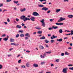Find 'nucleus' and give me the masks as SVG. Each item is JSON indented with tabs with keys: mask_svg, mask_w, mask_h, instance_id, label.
I'll list each match as a JSON object with an SVG mask.
<instances>
[{
	"mask_svg": "<svg viewBox=\"0 0 73 73\" xmlns=\"http://www.w3.org/2000/svg\"><path fill=\"white\" fill-rule=\"evenodd\" d=\"M20 36L21 37H24V35L23 34H21L20 35Z\"/></svg>",
	"mask_w": 73,
	"mask_h": 73,
	"instance_id": "b1692460",
	"label": "nucleus"
},
{
	"mask_svg": "<svg viewBox=\"0 0 73 73\" xmlns=\"http://www.w3.org/2000/svg\"><path fill=\"white\" fill-rule=\"evenodd\" d=\"M64 2H66V1H67V2H68L69 1L68 0H64Z\"/></svg>",
	"mask_w": 73,
	"mask_h": 73,
	"instance_id": "8fccbe9b",
	"label": "nucleus"
},
{
	"mask_svg": "<svg viewBox=\"0 0 73 73\" xmlns=\"http://www.w3.org/2000/svg\"><path fill=\"white\" fill-rule=\"evenodd\" d=\"M21 60L20 59L18 61V63H21Z\"/></svg>",
	"mask_w": 73,
	"mask_h": 73,
	"instance_id": "c03bdc74",
	"label": "nucleus"
},
{
	"mask_svg": "<svg viewBox=\"0 0 73 73\" xmlns=\"http://www.w3.org/2000/svg\"><path fill=\"white\" fill-rule=\"evenodd\" d=\"M33 15L35 16H37L39 15V14H38V13H37V12H35L33 13Z\"/></svg>",
	"mask_w": 73,
	"mask_h": 73,
	"instance_id": "f03ea898",
	"label": "nucleus"
},
{
	"mask_svg": "<svg viewBox=\"0 0 73 73\" xmlns=\"http://www.w3.org/2000/svg\"><path fill=\"white\" fill-rule=\"evenodd\" d=\"M57 36H55L54 35H53L52 37V36L51 37V39H52L53 40V38H57Z\"/></svg>",
	"mask_w": 73,
	"mask_h": 73,
	"instance_id": "f8f14e48",
	"label": "nucleus"
},
{
	"mask_svg": "<svg viewBox=\"0 0 73 73\" xmlns=\"http://www.w3.org/2000/svg\"><path fill=\"white\" fill-rule=\"evenodd\" d=\"M65 18L60 17V19L58 20V22H61V21H63V20H65Z\"/></svg>",
	"mask_w": 73,
	"mask_h": 73,
	"instance_id": "7ed1b4c3",
	"label": "nucleus"
},
{
	"mask_svg": "<svg viewBox=\"0 0 73 73\" xmlns=\"http://www.w3.org/2000/svg\"><path fill=\"white\" fill-rule=\"evenodd\" d=\"M68 66H72L73 65L72 64H69Z\"/></svg>",
	"mask_w": 73,
	"mask_h": 73,
	"instance_id": "3c124183",
	"label": "nucleus"
},
{
	"mask_svg": "<svg viewBox=\"0 0 73 73\" xmlns=\"http://www.w3.org/2000/svg\"><path fill=\"white\" fill-rule=\"evenodd\" d=\"M65 55H69V54H70V53H68V52H66L65 53Z\"/></svg>",
	"mask_w": 73,
	"mask_h": 73,
	"instance_id": "412c9836",
	"label": "nucleus"
},
{
	"mask_svg": "<svg viewBox=\"0 0 73 73\" xmlns=\"http://www.w3.org/2000/svg\"><path fill=\"white\" fill-rule=\"evenodd\" d=\"M57 41H59V42H61L62 41V38H60V39H57L56 40Z\"/></svg>",
	"mask_w": 73,
	"mask_h": 73,
	"instance_id": "dca6fc26",
	"label": "nucleus"
},
{
	"mask_svg": "<svg viewBox=\"0 0 73 73\" xmlns=\"http://www.w3.org/2000/svg\"><path fill=\"white\" fill-rule=\"evenodd\" d=\"M22 26H24L25 25V24L23 23L22 24Z\"/></svg>",
	"mask_w": 73,
	"mask_h": 73,
	"instance_id": "0e129e2a",
	"label": "nucleus"
},
{
	"mask_svg": "<svg viewBox=\"0 0 73 73\" xmlns=\"http://www.w3.org/2000/svg\"><path fill=\"white\" fill-rule=\"evenodd\" d=\"M26 65L27 68H29L30 67V63L29 62H27L26 63Z\"/></svg>",
	"mask_w": 73,
	"mask_h": 73,
	"instance_id": "6e6552de",
	"label": "nucleus"
},
{
	"mask_svg": "<svg viewBox=\"0 0 73 73\" xmlns=\"http://www.w3.org/2000/svg\"><path fill=\"white\" fill-rule=\"evenodd\" d=\"M44 19H42V21H40L41 23H42V26H43V27H45V23H44Z\"/></svg>",
	"mask_w": 73,
	"mask_h": 73,
	"instance_id": "20e7f679",
	"label": "nucleus"
},
{
	"mask_svg": "<svg viewBox=\"0 0 73 73\" xmlns=\"http://www.w3.org/2000/svg\"><path fill=\"white\" fill-rule=\"evenodd\" d=\"M67 38H68V37H67L64 38V40H65L66 39H67Z\"/></svg>",
	"mask_w": 73,
	"mask_h": 73,
	"instance_id": "774afa93",
	"label": "nucleus"
},
{
	"mask_svg": "<svg viewBox=\"0 0 73 73\" xmlns=\"http://www.w3.org/2000/svg\"><path fill=\"white\" fill-rule=\"evenodd\" d=\"M21 19V20H25V19L26 18V17L25 16V15H23L22 16H21L20 17Z\"/></svg>",
	"mask_w": 73,
	"mask_h": 73,
	"instance_id": "39448f33",
	"label": "nucleus"
},
{
	"mask_svg": "<svg viewBox=\"0 0 73 73\" xmlns=\"http://www.w3.org/2000/svg\"><path fill=\"white\" fill-rule=\"evenodd\" d=\"M45 42L47 44L49 42V41L47 40H44Z\"/></svg>",
	"mask_w": 73,
	"mask_h": 73,
	"instance_id": "bb28decb",
	"label": "nucleus"
},
{
	"mask_svg": "<svg viewBox=\"0 0 73 73\" xmlns=\"http://www.w3.org/2000/svg\"><path fill=\"white\" fill-rule=\"evenodd\" d=\"M54 40H51V42L52 43H53V42H54Z\"/></svg>",
	"mask_w": 73,
	"mask_h": 73,
	"instance_id": "f704fd0d",
	"label": "nucleus"
},
{
	"mask_svg": "<svg viewBox=\"0 0 73 73\" xmlns=\"http://www.w3.org/2000/svg\"><path fill=\"white\" fill-rule=\"evenodd\" d=\"M10 42H14L15 41V40H14V39L12 38H11L10 40Z\"/></svg>",
	"mask_w": 73,
	"mask_h": 73,
	"instance_id": "f3484780",
	"label": "nucleus"
},
{
	"mask_svg": "<svg viewBox=\"0 0 73 73\" xmlns=\"http://www.w3.org/2000/svg\"><path fill=\"white\" fill-rule=\"evenodd\" d=\"M56 62H59V59H56Z\"/></svg>",
	"mask_w": 73,
	"mask_h": 73,
	"instance_id": "c9c22d12",
	"label": "nucleus"
},
{
	"mask_svg": "<svg viewBox=\"0 0 73 73\" xmlns=\"http://www.w3.org/2000/svg\"><path fill=\"white\" fill-rule=\"evenodd\" d=\"M45 45L46 46V48H49V46H48V45H47L46 44H45Z\"/></svg>",
	"mask_w": 73,
	"mask_h": 73,
	"instance_id": "680f3d73",
	"label": "nucleus"
},
{
	"mask_svg": "<svg viewBox=\"0 0 73 73\" xmlns=\"http://www.w3.org/2000/svg\"><path fill=\"white\" fill-rule=\"evenodd\" d=\"M53 19H50V21H51V22H52V21H53Z\"/></svg>",
	"mask_w": 73,
	"mask_h": 73,
	"instance_id": "338daca9",
	"label": "nucleus"
},
{
	"mask_svg": "<svg viewBox=\"0 0 73 73\" xmlns=\"http://www.w3.org/2000/svg\"><path fill=\"white\" fill-rule=\"evenodd\" d=\"M7 56H8V57H11V56H12V55L10 54L7 55Z\"/></svg>",
	"mask_w": 73,
	"mask_h": 73,
	"instance_id": "5fc2aeb1",
	"label": "nucleus"
},
{
	"mask_svg": "<svg viewBox=\"0 0 73 73\" xmlns=\"http://www.w3.org/2000/svg\"><path fill=\"white\" fill-rule=\"evenodd\" d=\"M26 52H27V53H30V51L27 50V51H26Z\"/></svg>",
	"mask_w": 73,
	"mask_h": 73,
	"instance_id": "052dcab7",
	"label": "nucleus"
},
{
	"mask_svg": "<svg viewBox=\"0 0 73 73\" xmlns=\"http://www.w3.org/2000/svg\"><path fill=\"white\" fill-rule=\"evenodd\" d=\"M38 7H44V5H38Z\"/></svg>",
	"mask_w": 73,
	"mask_h": 73,
	"instance_id": "4be33fe9",
	"label": "nucleus"
},
{
	"mask_svg": "<svg viewBox=\"0 0 73 73\" xmlns=\"http://www.w3.org/2000/svg\"><path fill=\"white\" fill-rule=\"evenodd\" d=\"M46 53H47V54H50V53H52V52L51 51L50 52H46Z\"/></svg>",
	"mask_w": 73,
	"mask_h": 73,
	"instance_id": "393cba45",
	"label": "nucleus"
},
{
	"mask_svg": "<svg viewBox=\"0 0 73 73\" xmlns=\"http://www.w3.org/2000/svg\"><path fill=\"white\" fill-rule=\"evenodd\" d=\"M50 12V11L49 10L47 11V13H49Z\"/></svg>",
	"mask_w": 73,
	"mask_h": 73,
	"instance_id": "13d9d810",
	"label": "nucleus"
},
{
	"mask_svg": "<svg viewBox=\"0 0 73 73\" xmlns=\"http://www.w3.org/2000/svg\"><path fill=\"white\" fill-rule=\"evenodd\" d=\"M5 36H6V35L5 34L3 35L2 36V37H5Z\"/></svg>",
	"mask_w": 73,
	"mask_h": 73,
	"instance_id": "603ef678",
	"label": "nucleus"
},
{
	"mask_svg": "<svg viewBox=\"0 0 73 73\" xmlns=\"http://www.w3.org/2000/svg\"><path fill=\"white\" fill-rule=\"evenodd\" d=\"M18 1H14V3H15V4H17V3H18Z\"/></svg>",
	"mask_w": 73,
	"mask_h": 73,
	"instance_id": "58836bf2",
	"label": "nucleus"
},
{
	"mask_svg": "<svg viewBox=\"0 0 73 73\" xmlns=\"http://www.w3.org/2000/svg\"><path fill=\"white\" fill-rule=\"evenodd\" d=\"M8 40V38H3V40H4V41H7Z\"/></svg>",
	"mask_w": 73,
	"mask_h": 73,
	"instance_id": "a878e982",
	"label": "nucleus"
},
{
	"mask_svg": "<svg viewBox=\"0 0 73 73\" xmlns=\"http://www.w3.org/2000/svg\"><path fill=\"white\" fill-rule=\"evenodd\" d=\"M11 45H14L15 46V45H16V44H15V43H11Z\"/></svg>",
	"mask_w": 73,
	"mask_h": 73,
	"instance_id": "864d4df0",
	"label": "nucleus"
},
{
	"mask_svg": "<svg viewBox=\"0 0 73 73\" xmlns=\"http://www.w3.org/2000/svg\"><path fill=\"white\" fill-rule=\"evenodd\" d=\"M19 33H23V31H19Z\"/></svg>",
	"mask_w": 73,
	"mask_h": 73,
	"instance_id": "6e6d98bb",
	"label": "nucleus"
},
{
	"mask_svg": "<svg viewBox=\"0 0 73 73\" xmlns=\"http://www.w3.org/2000/svg\"><path fill=\"white\" fill-rule=\"evenodd\" d=\"M28 38H28V37H25V40H28Z\"/></svg>",
	"mask_w": 73,
	"mask_h": 73,
	"instance_id": "a19ab883",
	"label": "nucleus"
},
{
	"mask_svg": "<svg viewBox=\"0 0 73 73\" xmlns=\"http://www.w3.org/2000/svg\"><path fill=\"white\" fill-rule=\"evenodd\" d=\"M30 19L32 21H35L34 20L35 19V18L33 17H31L30 18Z\"/></svg>",
	"mask_w": 73,
	"mask_h": 73,
	"instance_id": "ddd939ff",
	"label": "nucleus"
},
{
	"mask_svg": "<svg viewBox=\"0 0 73 73\" xmlns=\"http://www.w3.org/2000/svg\"><path fill=\"white\" fill-rule=\"evenodd\" d=\"M7 22H10V20H9V18H8L7 20Z\"/></svg>",
	"mask_w": 73,
	"mask_h": 73,
	"instance_id": "79ce46f5",
	"label": "nucleus"
},
{
	"mask_svg": "<svg viewBox=\"0 0 73 73\" xmlns=\"http://www.w3.org/2000/svg\"><path fill=\"white\" fill-rule=\"evenodd\" d=\"M64 54H65L64 53H62L61 54V55L62 56H64Z\"/></svg>",
	"mask_w": 73,
	"mask_h": 73,
	"instance_id": "4c0bfd02",
	"label": "nucleus"
},
{
	"mask_svg": "<svg viewBox=\"0 0 73 73\" xmlns=\"http://www.w3.org/2000/svg\"><path fill=\"white\" fill-rule=\"evenodd\" d=\"M17 28H21V26L19 25H17Z\"/></svg>",
	"mask_w": 73,
	"mask_h": 73,
	"instance_id": "c85d7f7f",
	"label": "nucleus"
},
{
	"mask_svg": "<svg viewBox=\"0 0 73 73\" xmlns=\"http://www.w3.org/2000/svg\"><path fill=\"white\" fill-rule=\"evenodd\" d=\"M68 68H63V69L62 70V72L63 73H67V70H68Z\"/></svg>",
	"mask_w": 73,
	"mask_h": 73,
	"instance_id": "f257e3e1",
	"label": "nucleus"
},
{
	"mask_svg": "<svg viewBox=\"0 0 73 73\" xmlns=\"http://www.w3.org/2000/svg\"><path fill=\"white\" fill-rule=\"evenodd\" d=\"M39 48L40 49H44V47L42 45L40 46Z\"/></svg>",
	"mask_w": 73,
	"mask_h": 73,
	"instance_id": "4468645a",
	"label": "nucleus"
},
{
	"mask_svg": "<svg viewBox=\"0 0 73 73\" xmlns=\"http://www.w3.org/2000/svg\"><path fill=\"white\" fill-rule=\"evenodd\" d=\"M36 28L37 29H38V30H39L40 29H41V28Z\"/></svg>",
	"mask_w": 73,
	"mask_h": 73,
	"instance_id": "a18cd8bd",
	"label": "nucleus"
},
{
	"mask_svg": "<svg viewBox=\"0 0 73 73\" xmlns=\"http://www.w3.org/2000/svg\"><path fill=\"white\" fill-rule=\"evenodd\" d=\"M59 32L60 33H62L63 32L62 30L61 29H60L59 31Z\"/></svg>",
	"mask_w": 73,
	"mask_h": 73,
	"instance_id": "5701e85b",
	"label": "nucleus"
},
{
	"mask_svg": "<svg viewBox=\"0 0 73 73\" xmlns=\"http://www.w3.org/2000/svg\"><path fill=\"white\" fill-rule=\"evenodd\" d=\"M15 20H16V21L17 22H18V21H19V19L17 18H16L15 19Z\"/></svg>",
	"mask_w": 73,
	"mask_h": 73,
	"instance_id": "ea45409f",
	"label": "nucleus"
},
{
	"mask_svg": "<svg viewBox=\"0 0 73 73\" xmlns=\"http://www.w3.org/2000/svg\"><path fill=\"white\" fill-rule=\"evenodd\" d=\"M25 36L26 37H27L28 36V37H31L30 35H29V34L28 33H26V34H25Z\"/></svg>",
	"mask_w": 73,
	"mask_h": 73,
	"instance_id": "9b49d317",
	"label": "nucleus"
},
{
	"mask_svg": "<svg viewBox=\"0 0 73 73\" xmlns=\"http://www.w3.org/2000/svg\"><path fill=\"white\" fill-rule=\"evenodd\" d=\"M56 25H64V24L62 23H56Z\"/></svg>",
	"mask_w": 73,
	"mask_h": 73,
	"instance_id": "1a4fd4ad",
	"label": "nucleus"
},
{
	"mask_svg": "<svg viewBox=\"0 0 73 73\" xmlns=\"http://www.w3.org/2000/svg\"><path fill=\"white\" fill-rule=\"evenodd\" d=\"M2 68H3V66L0 64V69H1Z\"/></svg>",
	"mask_w": 73,
	"mask_h": 73,
	"instance_id": "c756f323",
	"label": "nucleus"
},
{
	"mask_svg": "<svg viewBox=\"0 0 73 73\" xmlns=\"http://www.w3.org/2000/svg\"><path fill=\"white\" fill-rule=\"evenodd\" d=\"M42 11H43V10H44V11H47L48 10V8H46V7H44L42 8Z\"/></svg>",
	"mask_w": 73,
	"mask_h": 73,
	"instance_id": "423d86ee",
	"label": "nucleus"
},
{
	"mask_svg": "<svg viewBox=\"0 0 73 73\" xmlns=\"http://www.w3.org/2000/svg\"><path fill=\"white\" fill-rule=\"evenodd\" d=\"M39 1H41V2H42V1H46V0H39Z\"/></svg>",
	"mask_w": 73,
	"mask_h": 73,
	"instance_id": "72a5a7b5",
	"label": "nucleus"
},
{
	"mask_svg": "<svg viewBox=\"0 0 73 73\" xmlns=\"http://www.w3.org/2000/svg\"><path fill=\"white\" fill-rule=\"evenodd\" d=\"M45 64L44 62H42L41 63V65H44Z\"/></svg>",
	"mask_w": 73,
	"mask_h": 73,
	"instance_id": "e433bc0d",
	"label": "nucleus"
},
{
	"mask_svg": "<svg viewBox=\"0 0 73 73\" xmlns=\"http://www.w3.org/2000/svg\"><path fill=\"white\" fill-rule=\"evenodd\" d=\"M3 6V4H0V7H2V6Z\"/></svg>",
	"mask_w": 73,
	"mask_h": 73,
	"instance_id": "09e8293b",
	"label": "nucleus"
},
{
	"mask_svg": "<svg viewBox=\"0 0 73 73\" xmlns=\"http://www.w3.org/2000/svg\"><path fill=\"white\" fill-rule=\"evenodd\" d=\"M27 20H29V21H30V20H31V19L29 18H26H26L24 20H23V21L25 22V21H26Z\"/></svg>",
	"mask_w": 73,
	"mask_h": 73,
	"instance_id": "0eeeda50",
	"label": "nucleus"
},
{
	"mask_svg": "<svg viewBox=\"0 0 73 73\" xmlns=\"http://www.w3.org/2000/svg\"><path fill=\"white\" fill-rule=\"evenodd\" d=\"M48 29L49 30H52L53 29V28H49Z\"/></svg>",
	"mask_w": 73,
	"mask_h": 73,
	"instance_id": "37998d69",
	"label": "nucleus"
},
{
	"mask_svg": "<svg viewBox=\"0 0 73 73\" xmlns=\"http://www.w3.org/2000/svg\"><path fill=\"white\" fill-rule=\"evenodd\" d=\"M12 0H7V2H9L11 1Z\"/></svg>",
	"mask_w": 73,
	"mask_h": 73,
	"instance_id": "de8ad7c7",
	"label": "nucleus"
},
{
	"mask_svg": "<svg viewBox=\"0 0 73 73\" xmlns=\"http://www.w3.org/2000/svg\"><path fill=\"white\" fill-rule=\"evenodd\" d=\"M38 34H41L42 33V31H38Z\"/></svg>",
	"mask_w": 73,
	"mask_h": 73,
	"instance_id": "cd10ccee",
	"label": "nucleus"
},
{
	"mask_svg": "<svg viewBox=\"0 0 73 73\" xmlns=\"http://www.w3.org/2000/svg\"><path fill=\"white\" fill-rule=\"evenodd\" d=\"M33 67H35V68H37V67H38V65L37 64H33Z\"/></svg>",
	"mask_w": 73,
	"mask_h": 73,
	"instance_id": "9d476101",
	"label": "nucleus"
},
{
	"mask_svg": "<svg viewBox=\"0 0 73 73\" xmlns=\"http://www.w3.org/2000/svg\"><path fill=\"white\" fill-rule=\"evenodd\" d=\"M4 23H5V25H7V24H8V23H7V22H4Z\"/></svg>",
	"mask_w": 73,
	"mask_h": 73,
	"instance_id": "4d7b16f0",
	"label": "nucleus"
},
{
	"mask_svg": "<svg viewBox=\"0 0 73 73\" xmlns=\"http://www.w3.org/2000/svg\"><path fill=\"white\" fill-rule=\"evenodd\" d=\"M19 37V34H17V35H16V37L17 38L18 37Z\"/></svg>",
	"mask_w": 73,
	"mask_h": 73,
	"instance_id": "2f4dec72",
	"label": "nucleus"
},
{
	"mask_svg": "<svg viewBox=\"0 0 73 73\" xmlns=\"http://www.w3.org/2000/svg\"><path fill=\"white\" fill-rule=\"evenodd\" d=\"M68 17H69V18L71 19V18H72V17H73V15H68Z\"/></svg>",
	"mask_w": 73,
	"mask_h": 73,
	"instance_id": "2eb2a0df",
	"label": "nucleus"
},
{
	"mask_svg": "<svg viewBox=\"0 0 73 73\" xmlns=\"http://www.w3.org/2000/svg\"><path fill=\"white\" fill-rule=\"evenodd\" d=\"M52 28H58V27H57V26H56V27L52 26Z\"/></svg>",
	"mask_w": 73,
	"mask_h": 73,
	"instance_id": "bf43d9fd",
	"label": "nucleus"
},
{
	"mask_svg": "<svg viewBox=\"0 0 73 73\" xmlns=\"http://www.w3.org/2000/svg\"><path fill=\"white\" fill-rule=\"evenodd\" d=\"M69 69H70V70H73V67L72 68H69Z\"/></svg>",
	"mask_w": 73,
	"mask_h": 73,
	"instance_id": "49530a36",
	"label": "nucleus"
},
{
	"mask_svg": "<svg viewBox=\"0 0 73 73\" xmlns=\"http://www.w3.org/2000/svg\"><path fill=\"white\" fill-rule=\"evenodd\" d=\"M54 66V65L53 64H51V66Z\"/></svg>",
	"mask_w": 73,
	"mask_h": 73,
	"instance_id": "e2e57ef3",
	"label": "nucleus"
},
{
	"mask_svg": "<svg viewBox=\"0 0 73 73\" xmlns=\"http://www.w3.org/2000/svg\"><path fill=\"white\" fill-rule=\"evenodd\" d=\"M21 67L22 68H25V66H21Z\"/></svg>",
	"mask_w": 73,
	"mask_h": 73,
	"instance_id": "7c9ffc66",
	"label": "nucleus"
},
{
	"mask_svg": "<svg viewBox=\"0 0 73 73\" xmlns=\"http://www.w3.org/2000/svg\"><path fill=\"white\" fill-rule=\"evenodd\" d=\"M70 32H71V33L70 34V35H73V31L71 30L70 31Z\"/></svg>",
	"mask_w": 73,
	"mask_h": 73,
	"instance_id": "473e14b6",
	"label": "nucleus"
},
{
	"mask_svg": "<svg viewBox=\"0 0 73 73\" xmlns=\"http://www.w3.org/2000/svg\"><path fill=\"white\" fill-rule=\"evenodd\" d=\"M20 11L22 12H24V11H26V9L25 8H24L23 9H21Z\"/></svg>",
	"mask_w": 73,
	"mask_h": 73,
	"instance_id": "6ab92c4d",
	"label": "nucleus"
},
{
	"mask_svg": "<svg viewBox=\"0 0 73 73\" xmlns=\"http://www.w3.org/2000/svg\"><path fill=\"white\" fill-rule=\"evenodd\" d=\"M61 11V9H57L56 10V12L58 13Z\"/></svg>",
	"mask_w": 73,
	"mask_h": 73,
	"instance_id": "aec40b11",
	"label": "nucleus"
},
{
	"mask_svg": "<svg viewBox=\"0 0 73 73\" xmlns=\"http://www.w3.org/2000/svg\"><path fill=\"white\" fill-rule=\"evenodd\" d=\"M70 34H71L70 33V34H66V36H68V35H70Z\"/></svg>",
	"mask_w": 73,
	"mask_h": 73,
	"instance_id": "69168bd1",
	"label": "nucleus"
},
{
	"mask_svg": "<svg viewBox=\"0 0 73 73\" xmlns=\"http://www.w3.org/2000/svg\"><path fill=\"white\" fill-rule=\"evenodd\" d=\"M40 40H44V39H45V37L44 36H43L41 37L40 38Z\"/></svg>",
	"mask_w": 73,
	"mask_h": 73,
	"instance_id": "a211bd4d",
	"label": "nucleus"
}]
</instances>
